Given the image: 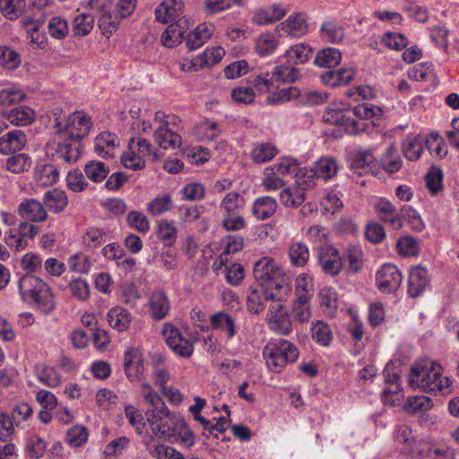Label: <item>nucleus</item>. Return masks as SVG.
I'll list each match as a JSON object with an SVG mask.
<instances>
[{
    "mask_svg": "<svg viewBox=\"0 0 459 459\" xmlns=\"http://www.w3.org/2000/svg\"><path fill=\"white\" fill-rule=\"evenodd\" d=\"M276 209L277 202L274 198L262 196L254 202L252 212L257 220L264 221L273 216Z\"/></svg>",
    "mask_w": 459,
    "mask_h": 459,
    "instance_id": "37",
    "label": "nucleus"
},
{
    "mask_svg": "<svg viewBox=\"0 0 459 459\" xmlns=\"http://www.w3.org/2000/svg\"><path fill=\"white\" fill-rule=\"evenodd\" d=\"M37 379L44 385L56 388L61 384V377L57 370L48 365H37L35 367Z\"/></svg>",
    "mask_w": 459,
    "mask_h": 459,
    "instance_id": "39",
    "label": "nucleus"
},
{
    "mask_svg": "<svg viewBox=\"0 0 459 459\" xmlns=\"http://www.w3.org/2000/svg\"><path fill=\"white\" fill-rule=\"evenodd\" d=\"M319 305L323 312L333 316L338 308V294L332 287H324L318 293Z\"/></svg>",
    "mask_w": 459,
    "mask_h": 459,
    "instance_id": "38",
    "label": "nucleus"
},
{
    "mask_svg": "<svg viewBox=\"0 0 459 459\" xmlns=\"http://www.w3.org/2000/svg\"><path fill=\"white\" fill-rule=\"evenodd\" d=\"M342 61V53L335 48H326L319 50L315 57L314 63L322 68L337 66Z\"/></svg>",
    "mask_w": 459,
    "mask_h": 459,
    "instance_id": "40",
    "label": "nucleus"
},
{
    "mask_svg": "<svg viewBox=\"0 0 459 459\" xmlns=\"http://www.w3.org/2000/svg\"><path fill=\"white\" fill-rule=\"evenodd\" d=\"M351 109L343 102L331 103L323 115V120L326 124L335 125L349 134H356L361 129V124L350 115Z\"/></svg>",
    "mask_w": 459,
    "mask_h": 459,
    "instance_id": "8",
    "label": "nucleus"
},
{
    "mask_svg": "<svg viewBox=\"0 0 459 459\" xmlns=\"http://www.w3.org/2000/svg\"><path fill=\"white\" fill-rule=\"evenodd\" d=\"M342 261L349 263V270L351 273L359 272L363 265V253L361 248L356 246H349L342 256Z\"/></svg>",
    "mask_w": 459,
    "mask_h": 459,
    "instance_id": "60",
    "label": "nucleus"
},
{
    "mask_svg": "<svg viewBox=\"0 0 459 459\" xmlns=\"http://www.w3.org/2000/svg\"><path fill=\"white\" fill-rule=\"evenodd\" d=\"M32 165L30 157L26 153H19L9 157L6 160L4 168L13 174H21L28 171Z\"/></svg>",
    "mask_w": 459,
    "mask_h": 459,
    "instance_id": "49",
    "label": "nucleus"
},
{
    "mask_svg": "<svg viewBox=\"0 0 459 459\" xmlns=\"http://www.w3.org/2000/svg\"><path fill=\"white\" fill-rule=\"evenodd\" d=\"M289 258L292 265L304 267L309 260V250L302 241H293L289 247Z\"/></svg>",
    "mask_w": 459,
    "mask_h": 459,
    "instance_id": "42",
    "label": "nucleus"
},
{
    "mask_svg": "<svg viewBox=\"0 0 459 459\" xmlns=\"http://www.w3.org/2000/svg\"><path fill=\"white\" fill-rule=\"evenodd\" d=\"M254 276L262 285L274 286L272 299L286 300L290 293L289 277L283 267L275 259L264 256L254 265Z\"/></svg>",
    "mask_w": 459,
    "mask_h": 459,
    "instance_id": "4",
    "label": "nucleus"
},
{
    "mask_svg": "<svg viewBox=\"0 0 459 459\" xmlns=\"http://www.w3.org/2000/svg\"><path fill=\"white\" fill-rule=\"evenodd\" d=\"M49 120L56 135L46 145L47 155L68 164L76 162L81 155V139L88 135L92 126L90 116L82 110L66 116L62 108H55Z\"/></svg>",
    "mask_w": 459,
    "mask_h": 459,
    "instance_id": "1",
    "label": "nucleus"
},
{
    "mask_svg": "<svg viewBox=\"0 0 459 459\" xmlns=\"http://www.w3.org/2000/svg\"><path fill=\"white\" fill-rule=\"evenodd\" d=\"M170 437L185 447H190L195 444V435L180 415L171 429Z\"/></svg>",
    "mask_w": 459,
    "mask_h": 459,
    "instance_id": "34",
    "label": "nucleus"
},
{
    "mask_svg": "<svg viewBox=\"0 0 459 459\" xmlns=\"http://www.w3.org/2000/svg\"><path fill=\"white\" fill-rule=\"evenodd\" d=\"M118 147V137L110 132L100 133L94 139L93 151L99 157L113 158Z\"/></svg>",
    "mask_w": 459,
    "mask_h": 459,
    "instance_id": "18",
    "label": "nucleus"
},
{
    "mask_svg": "<svg viewBox=\"0 0 459 459\" xmlns=\"http://www.w3.org/2000/svg\"><path fill=\"white\" fill-rule=\"evenodd\" d=\"M194 134L200 139L212 141L220 134V129L215 121L206 119L196 125Z\"/></svg>",
    "mask_w": 459,
    "mask_h": 459,
    "instance_id": "62",
    "label": "nucleus"
},
{
    "mask_svg": "<svg viewBox=\"0 0 459 459\" xmlns=\"http://www.w3.org/2000/svg\"><path fill=\"white\" fill-rule=\"evenodd\" d=\"M152 149V144L146 139L137 138L136 142L132 139L128 151L121 156V162L126 169H141L145 165L146 158H152V160H160Z\"/></svg>",
    "mask_w": 459,
    "mask_h": 459,
    "instance_id": "9",
    "label": "nucleus"
},
{
    "mask_svg": "<svg viewBox=\"0 0 459 459\" xmlns=\"http://www.w3.org/2000/svg\"><path fill=\"white\" fill-rule=\"evenodd\" d=\"M295 296L296 299L305 297L311 300L314 296L313 278L307 273H300L295 280Z\"/></svg>",
    "mask_w": 459,
    "mask_h": 459,
    "instance_id": "52",
    "label": "nucleus"
},
{
    "mask_svg": "<svg viewBox=\"0 0 459 459\" xmlns=\"http://www.w3.org/2000/svg\"><path fill=\"white\" fill-rule=\"evenodd\" d=\"M426 134L407 135L402 143V151L411 161L418 160L426 148Z\"/></svg>",
    "mask_w": 459,
    "mask_h": 459,
    "instance_id": "21",
    "label": "nucleus"
},
{
    "mask_svg": "<svg viewBox=\"0 0 459 459\" xmlns=\"http://www.w3.org/2000/svg\"><path fill=\"white\" fill-rule=\"evenodd\" d=\"M274 300L270 305L267 314L269 328L277 334L288 335L292 331V324L281 304L284 300Z\"/></svg>",
    "mask_w": 459,
    "mask_h": 459,
    "instance_id": "13",
    "label": "nucleus"
},
{
    "mask_svg": "<svg viewBox=\"0 0 459 459\" xmlns=\"http://www.w3.org/2000/svg\"><path fill=\"white\" fill-rule=\"evenodd\" d=\"M184 7L182 0H164L155 8V18L162 23H168L180 18Z\"/></svg>",
    "mask_w": 459,
    "mask_h": 459,
    "instance_id": "19",
    "label": "nucleus"
},
{
    "mask_svg": "<svg viewBox=\"0 0 459 459\" xmlns=\"http://www.w3.org/2000/svg\"><path fill=\"white\" fill-rule=\"evenodd\" d=\"M33 178L39 186H48L56 183L59 171L55 165L46 163L35 168Z\"/></svg>",
    "mask_w": 459,
    "mask_h": 459,
    "instance_id": "35",
    "label": "nucleus"
},
{
    "mask_svg": "<svg viewBox=\"0 0 459 459\" xmlns=\"http://www.w3.org/2000/svg\"><path fill=\"white\" fill-rule=\"evenodd\" d=\"M263 356L271 371L280 372L288 363L299 358L297 347L288 340L278 339L269 342L263 350Z\"/></svg>",
    "mask_w": 459,
    "mask_h": 459,
    "instance_id": "5",
    "label": "nucleus"
},
{
    "mask_svg": "<svg viewBox=\"0 0 459 459\" xmlns=\"http://www.w3.org/2000/svg\"><path fill=\"white\" fill-rule=\"evenodd\" d=\"M124 414L130 426L140 435H148L149 430L146 427V418L144 419L142 411L133 404H126L124 408Z\"/></svg>",
    "mask_w": 459,
    "mask_h": 459,
    "instance_id": "36",
    "label": "nucleus"
},
{
    "mask_svg": "<svg viewBox=\"0 0 459 459\" xmlns=\"http://www.w3.org/2000/svg\"><path fill=\"white\" fill-rule=\"evenodd\" d=\"M18 52L7 46H0V65L7 70H14L21 65Z\"/></svg>",
    "mask_w": 459,
    "mask_h": 459,
    "instance_id": "61",
    "label": "nucleus"
},
{
    "mask_svg": "<svg viewBox=\"0 0 459 459\" xmlns=\"http://www.w3.org/2000/svg\"><path fill=\"white\" fill-rule=\"evenodd\" d=\"M337 171V161L331 156L321 157L315 164V175L323 179L332 178Z\"/></svg>",
    "mask_w": 459,
    "mask_h": 459,
    "instance_id": "45",
    "label": "nucleus"
},
{
    "mask_svg": "<svg viewBox=\"0 0 459 459\" xmlns=\"http://www.w3.org/2000/svg\"><path fill=\"white\" fill-rule=\"evenodd\" d=\"M376 166V160L369 152H359L355 153L351 163V169L358 175L374 173Z\"/></svg>",
    "mask_w": 459,
    "mask_h": 459,
    "instance_id": "33",
    "label": "nucleus"
},
{
    "mask_svg": "<svg viewBox=\"0 0 459 459\" xmlns=\"http://www.w3.org/2000/svg\"><path fill=\"white\" fill-rule=\"evenodd\" d=\"M170 303L167 295L162 291H155L149 299L150 316L154 320H161L168 314Z\"/></svg>",
    "mask_w": 459,
    "mask_h": 459,
    "instance_id": "29",
    "label": "nucleus"
},
{
    "mask_svg": "<svg viewBox=\"0 0 459 459\" xmlns=\"http://www.w3.org/2000/svg\"><path fill=\"white\" fill-rule=\"evenodd\" d=\"M133 316L131 313L121 306H114L107 313V322L108 325L118 333L126 332L132 324Z\"/></svg>",
    "mask_w": 459,
    "mask_h": 459,
    "instance_id": "24",
    "label": "nucleus"
},
{
    "mask_svg": "<svg viewBox=\"0 0 459 459\" xmlns=\"http://www.w3.org/2000/svg\"><path fill=\"white\" fill-rule=\"evenodd\" d=\"M280 201L286 207H298L305 201V190L299 186L286 187L280 194Z\"/></svg>",
    "mask_w": 459,
    "mask_h": 459,
    "instance_id": "43",
    "label": "nucleus"
},
{
    "mask_svg": "<svg viewBox=\"0 0 459 459\" xmlns=\"http://www.w3.org/2000/svg\"><path fill=\"white\" fill-rule=\"evenodd\" d=\"M43 204L52 212L58 213L65 210L68 204L66 193L59 188L48 190L43 195Z\"/></svg>",
    "mask_w": 459,
    "mask_h": 459,
    "instance_id": "30",
    "label": "nucleus"
},
{
    "mask_svg": "<svg viewBox=\"0 0 459 459\" xmlns=\"http://www.w3.org/2000/svg\"><path fill=\"white\" fill-rule=\"evenodd\" d=\"M403 281L399 268L390 263H385L376 273L377 287L381 292L393 293L396 291Z\"/></svg>",
    "mask_w": 459,
    "mask_h": 459,
    "instance_id": "12",
    "label": "nucleus"
},
{
    "mask_svg": "<svg viewBox=\"0 0 459 459\" xmlns=\"http://www.w3.org/2000/svg\"><path fill=\"white\" fill-rule=\"evenodd\" d=\"M311 335L317 344L324 347H328L333 341V331L330 325L323 321L312 324Z\"/></svg>",
    "mask_w": 459,
    "mask_h": 459,
    "instance_id": "47",
    "label": "nucleus"
},
{
    "mask_svg": "<svg viewBox=\"0 0 459 459\" xmlns=\"http://www.w3.org/2000/svg\"><path fill=\"white\" fill-rule=\"evenodd\" d=\"M67 265L71 272L79 274H88L91 269L92 263L89 255L78 252L68 257Z\"/></svg>",
    "mask_w": 459,
    "mask_h": 459,
    "instance_id": "51",
    "label": "nucleus"
},
{
    "mask_svg": "<svg viewBox=\"0 0 459 459\" xmlns=\"http://www.w3.org/2000/svg\"><path fill=\"white\" fill-rule=\"evenodd\" d=\"M412 389H420L432 394L450 393L452 380L443 376V367L438 362L423 358L412 363L409 377Z\"/></svg>",
    "mask_w": 459,
    "mask_h": 459,
    "instance_id": "2",
    "label": "nucleus"
},
{
    "mask_svg": "<svg viewBox=\"0 0 459 459\" xmlns=\"http://www.w3.org/2000/svg\"><path fill=\"white\" fill-rule=\"evenodd\" d=\"M429 282V273L426 268L414 266L411 269L408 281V294L411 298H417L422 294Z\"/></svg>",
    "mask_w": 459,
    "mask_h": 459,
    "instance_id": "25",
    "label": "nucleus"
},
{
    "mask_svg": "<svg viewBox=\"0 0 459 459\" xmlns=\"http://www.w3.org/2000/svg\"><path fill=\"white\" fill-rule=\"evenodd\" d=\"M284 184L282 178L272 166L264 169L261 185L266 191L279 190Z\"/></svg>",
    "mask_w": 459,
    "mask_h": 459,
    "instance_id": "63",
    "label": "nucleus"
},
{
    "mask_svg": "<svg viewBox=\"0 0 459 459\" xmlns=\"http://www.w3.org/2000/svg\"><path fill=\"white\" fill-rule=\"evenodd\" d=\"M299 71L290 65H281L273 68L272 73L256 76L253 80V87L259 93L271 92L278 88L277 82H293L299 77Z\"/></svg>",
    "mask_w": 459,
    "mask_h": 459,
    "instance_id": "7",
    "label": "nucleus"
},
{
    "mask_svg": "<svg viewBox=\"0 0 459 459\" xmlns=\"http://www.w3.org/2000/svg\"><path fill=\"white\" fill-rule=\"evenodd\" d=\"M20 299L43 314H50L56 308L55 295L50 286L41 278L26 274L18 281Z\"/></svg>",
    "mask_w": 459,
    "mask_h": 459,
    "instance_id": "3",
    "label": "nucleus"
},
{
    "mask_svg": "<svg viewBox=\"0 0 459 459\" xmlns=\"http://www.w3.org/2000/svg\"><path fill=\"white\" fill-rule=\"evenodd\" d=\"M157 236L165 246H173L178 238V231L174 223L165 220L159 221Z\"/></svg>",
    "mask_w": 459,
    "mask_h": 459,
    "instance_id": "58",
    "label": "nucleus"
},
{
    "mask_svg": "<svg viewBox=\"0 0 459 459\" xmlns=\"http://www.w3.org/2000/svg\"><path fill=\"white\" fill-rule=\"evenodd\" d=\"M154 139L159 146L165 150L178 148L182 143L181 136L169 128L168 122L155 130Z\"/></svg>",
    "mask_w": 459,
    "mask_h": 459,
    "instance_id": "28",
    "label": "nucleus"
},
{
    "mask_svg": "<svg viewBox=\"0 0 459 459\" xmlns=\"http://www.w3.org/2000/svg\"><path fill=\"white\" fill-rule=\"evenodd\" d=\"M25 92L16 83L0 82V107H10L24 100Z\"/></svg>",
    "mask_w": 459,
    "mask_h": 459,
    "instance_id": "27",
    "label": "nucleus"
},
{
    "mask_svg": "<svg viewBox=\"0 0 459 459\" xmlns=\"http://www.w3.org/2000/svg\"><path fill=\"white\" fill-rule=\"evenodd\" d=\"M426 149L436 157L442 159L447 154L444 139L437 132L426 134Z\"/></svg>",
    "mask_w": 459,
    "mask_h": 459,
    "instance_id": "55",
    "label": "nucleus"
},
{
    "mask_svg": "<svg viewBox=\"0 0 459 459\" xmlns=\"http://www.w3.org/2000/svg\"><path fill=\"white\" fill-rule=\"evenodd\" d=\"M140 395L147 404V409H156L166 405L159 393L147 381H143L139 386Z\"/></svg>",
    "mask_w": 459,
    "mask_h": 459,
    "instance_id": "48",
    "label": "nucleus"
},
{
    "mask_svg": "<svg viewBox=\"0 0 459 459\" xmlns=\"http://www.w3.org/2000/svg\"><path fill=\"white\" fill-rule=\"evenodd\" d=\"M24 8L25 0H0L1 13L8 20L17 19Z\"/></svg>",
    "mask_w": 459,
    "mask_h": 459,
    "instance_id": "57",
    "label": "nucleus"
},
{
    "mask_svg": "<svg viewBox=\"0 0 459 459\" xmlns=\"http://www.w3.org/2000/svg\"><path fill=\"white\" fill-rule=\"evenodd\" d=\"M214 25L211 22H202L192 30L186 39V47L195 50L205 44L214 32Z\"/></svg>",
    "mask_w": 459,
    "mask_h": 459,
    "instance_id": "26",
    "label": "nucleus"
},
{
    "mask_svg": "<svg viewBox=\"0 0 459 459\" xmlns=\"http://www.w3.org/2000/svg\"><path fill=\"white\" fill-rule=\"evenodd\" d=\"M278 46V38L269 31L261 33L255 39V52L259 56L264 57L273 55Z\"/></svg>",
    "mask_w": 459,
    "mask_h": 459,
    "instance_id": "31",
    "label": "nucleus"
},
{
    "mask_svg": "<svg viewBox=\"0 0 459 459\" xmlns=\"http://www.w3.org/2000/svg\"><path fill=\"white\" fill-rule=\"evenodd\" d=\"M211 327L213 331L224 333L227 340H232L238 333L235 318L227 312L220 311L210 316Z\"/></svg>",
    "mask_w": 459,
    "mask_h": 459,
    "instance_id": "22",
    "label": "nucleus"
},
{
    "mask_svg": "<svg viewBox=\"0 0 459 459\" xmlns=\"http://www.w3.org/2000/svg\"><path fill=\"white\" fill-rule=\"evenodd\" d=\"M109 172V169L102 161L91 160L84 166V173L90 180L95 183L103 181Z\"/></svg>",
    "mask_w": 459,
    "mask_h": 459,
    "instance_id": "53",
    "label": "nucleus"
},
{
    "mask_svg": "<svg viewBox=\"0 0 459 459\" xmlns=\"http://www.w3.org/2000/svg\"><path fill=\"white\" fill-rule=\"evenodd\" d=\"M161 333L172 351L182 358H190L194 352L193 342L186 339L179 330L170 323L162 326Z\"/></svg>",
    "mask_w": 459,
    "mask_h": 459,
    "instance_id": "10",
    "label": "nucleus"
},
{
    "mask_svg": "<svg viewBox=\"0 0 459 459\" xmlns=\"http://www.w3.org/2000/svg\"><path fill=\"white\" fill-rule=\"evenodd\" d=\"M4 240L6 246L14 251H22L29 246L27 238L17 228L5 231Z\"/></svg>",
    "mask_w": 459,
    "mask_h": 459,
    "instance_id": "59",
    "label": "nucleus"
},
{
    "mask_svg": "<svg viewBox=\"0 0 459 459\" xmlns=\"http://www.w3.org/2000/svg\"><path fill=\"white\" fill-rule=\"evenodd\" d=\"M144 415L146 426L148 425L151 430L147 436L163 439L170 438L171 429L179 417V414L170 411L167 405L146 409Z\"/></svg>",
    "mask_w": 459,
    "mask_h": 459,
    "instance_id": "6",
    "label": "nucleus"
},
{
    "mask_svg": "<svg viewBox=\"0 0 459 459\" xmlns=\"http://www.w3.org/2000/svg\"><path fill=\"white\" fill-rule=\"evenodd\" d=\"M26 143L27 137L24 132L19 129L12 130L0 137V153L9 155L20 152Z\"/></svg>",
    "mask_w": 459,
    "mask_h": 459,
    "instance_id": "23",
    "label": "nucleus"
},
{
    "mask_svg": "<svg viewBox=\"0 0 459 459\" xmlns=\"http://www.w3.org/2000/svg\"><path fill=\"white\" fill-rule=\"evenodd\" d=\"M245 206V199L237 192L228 193L221 202V214L242 212Z\"/></svg>",
    "mask_w": 459,
    "mask_h": 459,
    "instance_id": "44",
    "label": "nucleus"
},
{
    "mask_svg": "<svg viewBox=\"0 0 459 459\" xmlns=\"http://www.w3.org/2000/svg\"><path fill=\"white\" fill-rule=\"evenodd\" d=\"M356 70L352 66H345L337 70H329L320 75L322 82L330 87H340L349 84L355 77Z\"/></svg>",
    "mask_w": 459,
    "mask_h": 459,
    "instance_id": "20",
    "label": "nucleus"
},
{
    "mask_svg": "<svg viewBox=\"0 0 459 459\" xmlns=\"http://www.w3.org/2000/svg\"><path fill=\"white\" fill-rule=\"evenodd\" d=\"M4 117L12 126H26L34 121L35 112L28 106H19L12 108Z\"/></svg>",
    "mask_w": 459,
    "mask_h": 459,
    "instance_id": "32",
    "label": "nucleus"
},
{
    "mask_svg": "<svg viewBox=\"0 0 459 459\" xmlns=\"http://www.w3.org/2000/svg\"><path fill=\"white\" fill-rule=\"evenodd\" d=\"M173 206V200L169 194L157 195L146 204V211L153 216L161 215L169 212Z\"/></svg>",
    "mask_w": 459,
    "mask_h": 459,
    "instance_id": "50",
    "label": "nucleus"
},
{
    "mask_svg": "<svg viewBox=\"0 0 459 459\" xmlns=\"http://www.w3.org/2000/svg\"><path fill=\"white\" fill-rule=\"evenodd\" d=\"M309 299L305 297L295 299L292 303L291 312L295 320L300 324L307 323L311 318V307Z\"/></svg>",
    "mask_w": 459,
    "mask_h": 459,
    "instance_id": "54",
    "label": "nucleus"
},
{
    "mask_svg": "<svg viewBox=\"0 0 459 459\" xmlns=\"http://www.w3.org/2000/svg\"><path fill=\"white\" fill-rule=\"evenodd\" d=\"M288 37L297 39L305 36L308 31V24L305 15L301 13H293L276 27Z\"/></svg>",
    "mask_w": 459,
    "mask_h": 459,
    "instance_id": "16",
    "label": "nucleus"
},
{
    "mask_svg": "<svg viewBox=\"0 0 459 459\" xmlns=\"http://www.w3.org/2000/svg\"><path fill=\"white\" fill-rule=\"evenodd\" d=\"M312 55V48L308 44L298 43L290 47L285 51V57L290 64H305Z\"/></svg>",
    "mask_w": 459,
    "mask_h": 459,
    "instance_id": "41",
    "label": "nucleus"
},
{
    "mask_svg": "<svg viewBox=\"0 0 459 459\" xmlns=\"http://www.w3.org/2000/svg\"><path fill=\"white\" fill-rule=\"evenodd\" d=\"M318 263L322 270L329 275L335 276L342 269V258L339 250L332 246L320 247L318 253Z\"/></svg>",
    "mask_w": 459,
    "mask_h": 459,
    "instance_id": "15",
    "label": "nucleus"
},
{
    "mask_svg": "<svg viewBox=\"0 0 459 459\" xmlns=\"http://www.w3.org/2000/svg\"><path fill=\"white\" fill-rule=\"evenodd\" d=\"M384 169L388 173H395L402 168V159L394 146L389 145L381 159Z\"/></svg>",
    "mask_w": 459,
    "mask_h": 459,
    "instance_id": "56",
    "label": "nucleus"
},
{
    "mask_svg": "<svg viewBox=\"0 0 459 459\" xmlns=\"http://www.w3.org/2000/svg\"><path fill=\"white\" fill-rule=\"evenodd\" d=\"M17 212L23 220L34 223H40L48 219V211L44 204L34 198L22 201L17 207Z\"/></svg>",
    "mask_w": 459,
    "mask_h": 459,
    "instance_id": "14",
    "label": "nucleus"
},
{
    "mask_svg": "<svg viewBox=\"0 0 459 459\" xmlns=\"http://www.w3.org/2000/svg\"><path fill=\"white\" fill-rule=\"evenodd\" d=\"M288 13V8L282 4H273L255 12L252 22L260 26H266L277 22Z\"/></svg>",
    "mask_w": 459,
    "mask_h": 459,
    "instance_id": "17",
    "label": "nucleus"
},
{
    "mask_svg": "<svg viewBox=\"0 0 459 459\" xmlns=\"http://www.w3.org/2000/svg\"><path fill=\"white\" fill-rule=\"evenodd\" d=\"M150 455L153 459H186L182 453L164 444L154 446L150 449Z\"/></svg>",
    "mask_w": 459,
    "mask_h": 459,
    "instance_id": "64",
    "label": "nucleus"
},
{
    "mask_svg": "<svg viewBox=\"0 0 459 459\" xmlns=\"http://www.w3.org/2000/svg\"><path fill=\"white\" fill-rule=\"evenodd\" d=\"M123 368L130 382L141 381L143 378L145 366L143 350L140 347L130 346L125 351Z\"/></svg>",
    "mask_w": 459,
    "mask_h": 459,
    "instance_id": "11",
    "label": "nucleus"
},
{
    "mask_svg": "<svg viewBox=\"0 0 459 459\" xmlns=\"http://www.w3.org/2000/svg\"><path fill=\"white\" fill-rule=\"evenodd\" d=\"M278 150L272 143H258L251 151V159L255 163H264L276 156Z\"/></svg>",
    "mask_w": 459,
    "mask_h": 459,
    "instance_id": "46",
    "label": "nucleus"
}]
</instances>
